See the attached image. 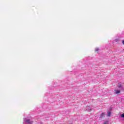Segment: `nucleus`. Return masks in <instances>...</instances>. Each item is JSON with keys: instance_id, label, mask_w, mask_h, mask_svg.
Wrapping results in <instances>:
<instances>
[{"instance_id": "obj_1", "label": "nucleus", "mask_w": 124, "mask_h": 124, "mask_svg": "<svg viewBox=\"0 0 124 124\" xmlns=\"http://www.w3.org/2000/svg\"><path fill=\"white\" fill-rule=\"evenodd\" d=\"M23 120L25 124H32V120L31 118H25Z\"/></svg>"}, {"instance_id": "obj_2", "label": "nucleus", "mask_w": 124, "mask_h": 124, "mask_svg": "<svg viewBox=\"0 0 124 124\" xmlns=\"http://www.w3.org/2000/svg\"><path fill=\"white\" fill-rule=\"evenodd\" d=\"M118 88H119V89H120V91H124V87L122 86V84L118 85Z\"/></svg>"}, {"instance_id": "obj_3", "label": "nucleus", "mask_w": 124, "mask_h": 124, "mask_svg": "<svg viewBox=\"0 0 124 124\" xmlns=\"http://www.w3.org/2000/svg\"><path fill=\"white\" fill-rule=\"evenodd\" d=\"M107 117H111V112L108 111L107 112Z\"/></svg>"}, {"instance_id": "obj_4", "label": "nucleus", "mask_w": 124, "mask_h": 124, "mask_svg": "<svg viewBox=\"0 0 124 124\" xmlns=\"http://www.w3.org/2000/svg\"><path fill=\"white\" fill-rule=\"evenodd\" d=\"M121 93V91L120 90H115V93H116V94H118V93Z\"/></svg>"}, {"instance_id": "obj_5", "label": "nucleus", "mask_w": 124, "mask_h": 124, "mask_svg": "<svg viewBox=\"0 0 124 124\" xmlns=\"http://www.w3.org/2000/svg\"><path fill=\"white\" fill-rule=\"evenodd\" d=\"M104 117V113H102L101 115L100 116V118H103Z\"/></svg>"}, {"instance_id": "obj_6", "label": "nucleus", "mask_w": 124, "mask_h": 124, "mask_svg": "<svg viewBox=\"0 0 124 124\" xmlns=\"http://www.w3.org/2000/svg\"><path fill=\"white\" fill-rule=\"evenodd\" d=\"M104 124H109V122L105 121L104 122Z\"/></svg>"}, {"instance_id": "obj_7", "label": "nucleus", "mask_w": 124, "mask_h": 124, "mask_svg": "<svg viewBox=\"0 0 124 124\" xmlns=\"http://www.w3.org/2000/svg\"><path fill=\"white\" fill-rule=\"evenodd\" d=\"M95 51L96 52H97V51H99V48H96L95 49Z\"/></svg>"}, {"instance_id": "obj_8", "label": "nucleus", "mask_w": 124, "mask_h": 124, "mask_svg": "<svg viewBox=\"0 0 124 124\" xmlns=\"http://www.w3.org/2000/svg\"><path fill=\"white\" fill-rule=\"evenodd\" d=\"M86 110H87V111H88V112H91V111L92 109H91V108H88V109H87Z\"/></svg>"}, {"instance_id": "obj_9", "label": "nucleus", "mask_w": 124, "mask_h": 124, "mask_svg": "<svg viewBox=\"0 0 124 124\" xmlns=\"http://www.w3.org/2000/svg\"><path fill=\"white\" fill-rule=\"evenodd\" d=\"M118 41H119V39H116L115 40V42H118Z\"/></svg>"}, {"instance_id": "obj_10", "label": "nucleus", "mask_w": 124, "mask_h": 124, "mask_svg": "<svg viewBox=\"0 0 124 124\" xmlns=\"http://www.w3.org/2000/svg\"><path fill=\"white\" fill-rule=\"evenodd\" d=\"M122 43H123V45H124V40L122 41Z\"/></svg>"}, {"instance_id": "obj_11", "label": "nucleus", "mask_w": 124, "mask_h": 124, "mask_svg": "<svg viewBox=\"0 0 124 124\" xmlns=\"http://www.w3.org/2000/svg\"><path fill=\"white\" fill-rule=\"evenodd\" d=\"M38 124H42V122H39Z\"/></svg>"}]
</instances>
